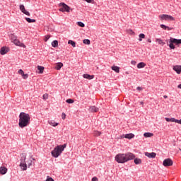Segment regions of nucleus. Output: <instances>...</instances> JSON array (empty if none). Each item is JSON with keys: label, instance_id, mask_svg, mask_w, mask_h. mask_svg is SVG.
I'll return each instance as SVG.
<instances>
[{"label": "nucleus", "instance_id": "f257e3e1", "mask_svg": "<svg viewBox=\"0 0 181 181\" xmlns=\"http://www.w3.org/2000/svg\"><path fill=\"white\" fill-rule=\"evenodd\" d=\"M115 159L117 163H125L129 160L135 159V155L131 152L126 153H118L115 156Z\"/></svg>", "mask_w": 181, "mask_h": 181}, {"label": "nucleus", "instance_id": "f03ea898", "mask_svg": "<svg viewBox=\"0 0 181 181\" xmlns=\"http://www.w3.org/2000/svg\"><path fill=\"white\" fill-rule=\"evenodd\" d=\"M30 124V115L28 113L23 112H21L19 115V122L18 127L20 128H25Z\"/></svg>", "mask_w": 181, "mask_h": 181}, {"label": "nucleus", "instance_id": "7ed1b4c3", "mask_svg": "<svg viewBox=\"0 0 181 181\" xmlns=\"http://www.w3.org/2000/svg\"><path fill=\"white\" fill-rule=\"evenodd\" d=\"M66 146H67L66 144L57 146L51 152L53 158H59V156H60V155H62V153H63V151H64Z\"/></svg>", "mask_w": 181, "mask_h": 181}, {"label": "nucleus", "instance_id": "20e7f679", "mask_svg": "<svg viewBox=\"0 0 181 181\" xmlns=\"http://www.w3.org/2000/svg\"><path fill=\"white\" fill-rule=\"evenodd\" d=\"M169 43H170L169 44L170 49H175V45H176L177 46L179 45H181V39L170 37Z\"/></svg>", "mask_w": 181, "mask_h": 181}, {"label": "nucleus", "instance_id": "39448f33", "mask_svg": "<svg viewBox=\"0 0 181 181\" xmlns=\"http://www.w3.org/2000/svg\"><path fill=\"white\" fill-rule=\"evenodd\" d=\"M20 167L23 170H26V169H28V165L26 164V153L21 154Z\"/></svg>", "mask_w": 181, "mask_h": 181}, {"label": "nucleus", "instance_id": "423d86ee", "mask_svg": "<svg viewBox=\"0 0 181 181\" xmlns=\"http://www.w3.org/2000/svg\"><path fill=\"white\" fill-rule=\"evenodd\" d=\"M11 40L16 46H21V47H22V46H25L23 43H21V41L18 40V37H16L15 35H11Z\"/></svg>", "mask_w": 181, "mask_h": 181}, {"label": "nucleus", "instance_id": "0eeeda50", "mask_svg": "<svg viewBox=\"0 0 181 181\" xmlns=\"http://www.w3.org/2000/svg\"><path fill=\"white\" fill-rule=\"evenodd\" d=\"M59 6H62L59 8L60 12H70V6L64 3H60Z\"/></svg>", "mask_w": 181, "mask_h": 181}, {"label": "nucleus", "instance_id": "6e6552de", "mask_svg": "<svg viewBox=\"0 0 181 181\" xmlns=\"http://www.w3.org/2000/svg\"><path fill=\"white\" fill-rule=\"evenodd\" d=\"M159 18L160 21H175V18L168 14L160 15Z\"/></svg>", "mask_w": 181, "mask_h": 181}, {"label": "nucleus", "instance_id": "1a4fd4ad", "mask_svg": "<svg viewBox=\"0 0 181 181\" xmlns=\"http://www.w3.org/2000/svg\"><path fill=\"white\" fill-rule=\"evenodd\" d=\"M163 166H165V168H168L169 166H173V160H172V159L170 158H166L163 160Z\"/></svg>", "mask_w": 181, "mask_h": 181}, {"label": "nucleus", "instance_id": "9d476101", "mask_svg": "<svg viewBox=\"0 0 181 181\" xmlns=\"http://www.w3.org/2000/svg\"><path fill=\"white\" fill-rule=\"evenodd\" d=\"M20 11L24 13V15H27V16H30V13L29 11H26L25 8V6L23 4L20 5Z\"/></svg>", "mask_w": 181, "mask_h": 181}, {"label": "nucleus", "instance_id": "9b49d317", "mask_svg": "<svg viewBox=\"0 0 181 181\" xmlns=\"http://www.w3.org/2000/svg\"><path fill=\"white\" fill-rule=\"evenodd\" d=\"M9 52V48L7 47H2L0 49V54L4 56V54H6Z\"/></svg>", "mask_w": 181, "mask_h": 181}, {"label": "nucleus", "instance_id": "f8f14e48", "mask_svg": "<svg viewBox=\"0 0 181 181\" xmlns=\"http://www.w3.org/2000/svg\"><path fill=\"white\" fill-rule=\"evenodd\" d=\"M145 156H147V158H156V153L155 152H152V153H149V152H146L145 153Z\"/></svg>", "mask_w": 181, "mask_h": 181}, {"label": "nucleus", "instance_id": "ddd939ff", "mask_svg": "<svg viewBox=\"0 0 181 181\" xmlns=\"http://www.w3.org/2000/svg\"><path fill=\"white\" fill-rule=\"evenodd\" d=\"M6 172H8V168L4 166L0 167V174L1 175H6Z\"/></svg>", "mask_w": 181, "mask_h": 181}, {"label": "nucleus", "instance_id": "4468645a", "mask_svg": "<svg viewBox=\"0 0 181 181\" xmlns=\"http://www.w3.org/2000/svg\"><path fill=\"white\" fill-rule=\"evenodd\" d=\"M173 70L176 71L177 74H180L181 73V66L176 65L173 66Z\"/></svg>", "mask_w": 181, "mask_h": 181}, {"label": "nucleus", "instance_id": "2eb2a0df", "mask_svg": "<svg viewBox=\"0 0 181 181\" xmlns=\"http://www.w3.org/2000/svg\"><path fill=\"white\" fill-rule=\"evenodd\" d=\"M83 78H87L88 80H93L94 78V75H90L88 74H84L83 75Z\"/></svg>", "mask_w": 181, "mask_h": 181}, {"label": "nucleus", "instance_id": "dca6fc26", "mask_svg": "<svg viewBox=\"0 0 181 181\" xmlns=\"http://www.w3.org/2000/svg\"><path fill=\"white\" fill-rule=\"evenodd\" d=\"M160 27L161 28V29H163V30H172V29H173V28H170L165 24H161Z\"/></svg>", "mask_w": 181, "mask_h": 181}, {"label": "nucleus", "instance_id": "f3484780", "mask_svg": "<svg viewBox=\"0 0 181 181\" xmlns=\"http://www.w3.org/2000/svg\"><path fill=\"white\" fill-rule=\"evenodd\" d=\"M99 110L100 109L95 106H91L90 107V112H98Z\"/></svg>", "mask_w": 181, "mask_h": 181}, {"label": "nucleus", "instance_id": "a211bd4d", "mask_svg": "<svg viewBox=\"0 0 181 181\" xmlns=\"http://www.w3.org/2000/svg\"><path fill=\"white\" fill-rule=\"evenodd\" d=\"M134 136L135 135L134 134L130 133L125 134L124 138H126L127 139H132V138H134Z\"/></svg>", "mask_w": 181, "mask_h": 181}, {"label": "nucleus", "instance_id": "6ab92c4d", "mask_svg": "<svg viewBox=\"0 0 181 181\" xmlns=\"http://www.w3.org/2000/svg\"><path fill=\"white\" fill-rule=\"evenodd\" d=\"M134 163L135 165H141L142 163V160L141 158H138L134 157Z\"/></svg>", "mask_w": 181, "mask_h": 181}, {"label": "nucleus", "instance_id": "aec40b11", "mask_svg": "<svg viewBox=\"0 0 181 181\" xmlns=\"http://www.w3.org/2000/svg\"><path fill=\"white\" fill-rule=\"evenodd\" d=\"M145 66H146V64H145L144 62H139L137 64V69H144V67H145Z\"/></svg>", "mask_w": 181, "mask_h": 181}, {"label": "nucleus", "instance_id": "412c9836", "mask_svg": "<svg viewBox=\"0 0 181 181\" xmlns=\"http://www.w3.org/2000/svg\"><path fill=\"white\" fill-rule=\"evenodd\" d=\"M156 42H157V43H158V45H161L162 46H164V45H166V43L164 42L160 38H157L156 40Z\"/></svg>", "mask_w": 181, "mask_h": 181}, {"label": "nucleus", "instance_id": "4be33fe9", "mask_svg": "<svg viewBox=\"0 0 181 181\" xmlns=\"http://www.w3.org/2000/svg\"><path fill=\"white\" fill-rule=\"evenodd\" d=\"M112 70H113V71H115V73H119V67L117 66H113L111 67Z\"/></svg>", "mask_w": 181, "mask_h": 181}, {"label": "nucleus", "instance_id": "5701e85b", "mask_svg": "<svg viewBox=\"0 0 181 181\" xmlns=\"http://www.w3.org/2000/svg\"><path fill=\"white\" fill-rule=\"evenodd\" d=\"M62 66H63V63H62V62L57 63L55 66L56 70H60V69H62Z\"/></svg>", "mask_w": 181, "mask_h": 181}, {"label": "nucleus", "instance_id": "b1692460", "mask_svg": "<svg viewBox=\"0 0 181 181\" xmlns=\"http://www.w3.org/2000/svg\"><path fill=\"white\" fill-rule=\"evenodd\" d=\"M144 136H145V138H151V136H153V134L146 132L144 134Z\"/></svg>", "mask_w": 181, "mask_h": 181}, {"label": "nucleus", "instance_id": "393cba45", "mask_svg": "<svg viewBox=\"0 0 181 181\" xmlns=\"http://www.w3.org/2000/svg\"><path fill=\"white\" fill-rule=\"evenodd\" d=\"M25 21H27L28 23H34L35 22H36V20L32 19L30 18H25Z\"/></svg>", "mask_w": 181, "mask_h": 181}, {"label": "nucleus", "instance_id": "a878e982", "mask_svg": "<svg viewBox=\"0 0 181 181\" xmlns=\"http://www.w3.org/2000/svg\"><path fill=\"white\" fill-rule=\"evenodd\" d=\"M52 47H57V46H59V41H57V40H54V41L52 42Z\"/></svg>", "mask_w": 181, "mask_h": 181}, {"label": "nucleus", "instance_id": "bb28decb", "mask_svg": "<svg viewBox=\"0 0 181 181\" xmlns=\"http://www.w3.org/2000/svg\"><path fill=\"white\" fill-rule=\"evenodd\" d=\"M48 122L52 127H57L59 125V123H56L54 121H49Z\"/></svg>", "mask_w": 181, "mask_h": 181}, {"label": "nucleus", "instance_id": "cd10ccee", "mask_svg": "<svg viewBox=\"0 0 181 181\" xmlns=\"http://www.w3.org/2000/svg\"><path fill=\"white\" fill-rule=\"evenodd\" d=\"M139 42H142V39H145V34L144 33L139 34Z\"/></svg>", "mask_w": 181, "mask_h": 181}, {"label": "nucleus", "instance_id": "c85d7f7f", "mask_svg": "<svg viewBox=\"0 0 181 181\" xmlns=\"http://www.w3.org/2000/svg\"><path fill=\"white\" fill-rule=\"evenodd\" d=\"M37 70H39L40 74H42V73H43V70H45V67L42 66H37Z\"/></svg>", "mask_w": 181, "mask_h": 181}, {"label": "nucleus", "instance_id": "c756f323", "mask_svg": "<svg viewBox=\"0 0 181 181\" xmlns=\"http://www.w3.org/2000/svg\"><path fill=\"white\" fill-rule=\"evenodd\" d=\"M69 45H71L73 47H76V42L73 40H69L68 41Z\"/></svg>", "mask_w": 181, "mask_h": 181}, {"label": "nucleus", "instance_id": "7c9ffc66", "mask_svg": "<svg viewBox=\"0 0 181 181\" xmlns=\"http://www.w3.org/2000/svg\"><path fill=\"white\" fill-rule=\"evenodd\" d=\"M165 121H167V122H175V118L165 117Z\"/></svg>", "mask_w": 181, "mask_h": 181}, {"label": "nucleus", "instance_id": "2f4dec72", "mask_svg": "<svg viewBox=\"0 0 181 181\" xmlns=\"http://www.w3.org/2000/svg\"><path fill=\"white\" fill-rule=\"evenodd\" d=\"M83 43L84 45H90V40H88V39H85V40H83Z\"/></svg>", "mask_w": 181, "mask_h": 181}, {"label": "nucleus", "instance_id": "473e14b6", "mask_svg": "<svg viewBox=\"0 0 181 181\" xmlns=\"http://www.w3.org/2000/svg\"><path fill=\"white\" fill-rule=\"evenodd\" d=\"M93 135H94L95 136H100L101 135V132H98V131H95V132H93Z\"/></svg>", "mask_w": 181, "mask_h": 181}, {"label": "nucleus", "instance_id": "72a5a7b5", "mask_svg": "<svg viewBox=\"0 0 181 181\" xmlns=\"http://www.w3.org/2000/svg\"><path fill=\"white\" fill-rule=\"evenodd\" d=\"M77 25H79L81 28H84V26H86V25L81 21L78 22Z\"/></svg>", "mask_w": 181, "mask_h": 181}, {"label": "nucleus", "instance_id": "f704fd0d", "mask_svg": "<svg viewBox=\"0 0 181 181\" xmlns=\"http://www.w3.org/2000/svg\"><path fill=\"white\" fill-rule=\"evenodd\" d=\"M66 103H67L68 104H73V103H74V100L73 99H67L66 100Z\"/></svg>", "mask_w": 181, "mask_h": 181}, {"label": "nucleus", "instance_id": "c9c22d12", "mask_svg": "<svg viewBox=\"0 0 181 181\" xmlns=\"http://www.w3.org/2000/svg\"><path fill=\"white\" fill-rule=\"evenodd\" d=\"M43 100H47L49 98V95L47 93H45L42 96Z\"/></svg>", "mask_w": 181, "mask_h": 181}, {"label": "nucleus", "instance_id": "e433bc0d", "mask_svg": "<svg viewBox=\"0 0 181 181\" xmlns=\"http://www.w3.org/2000/svg\"><path fill=\"white\" fill-rule=\"evenodd\" d=\"M22 77H23V78H24V80H25L26 78H28V77H29V75H28V74H23V75H22Z\"/></svg>", "mask_w": 181, "mask_h": 181}, {"label": "nucleus", "instance_id": "4c0bfd02", "mask_svg": "<svg viewBox=\"0 0 181 181\" xmlns=\"http://www.w3.org/2000/svg\"><path fill=\"white\" fill-rule=\"evenodd\" d=\"M174 122H175L177 124H181V119L180 120L177 119H175Z\"/></svg>", "mask_w": 181, "mask_h": 181}, {"label": "nucleus", "instance_id": "58836bf2", "mask_svg": "<svg viewBox=\"0 0 181 181\" xmlns=\"http://www.w3.org/2000/svg\"><path fill=\"white\" fill-rule=\"evenodd\" d=\"M27 163L28 168H30L32 166V160H28Z\"/></svg>", "mask_w": 181, "mask_h": 181}, {"label": "nucleus", "instance_id": "ea45409f", "mask_svg": "<svg viewBox=\"0 0 181 181\" xmlns=\"http://www.w3.org/2000/svg\"><path fill=\"white\" fill-rule=\"evenodd\" d=\"M18 74H21V76H23V74H24L25 72H23V70L20 69V70H18Z\"/></svg>", "mask_w": 181, "mask_h": 181}, {"label": "nucleus", "instance_id": "a19ab883", "mask_svg": "<svg viewBox=\"0 0 181 181\" xmlns=\"http://www.w3.org/2000/svg\"><path fill=\"white\" fill-rule=\"evenodd\" d=\"M45 181H54V180H53V178H52L50 177H47V178Z\"/></svg>", "mask_w": 181, "mask_h": 181}, {"label": "nucleus", "instance_id": "79ce46f5", "mask_svg": "<svg viewBox=\"0 0 181 181\" xmlns=\"http://www.w3.org/2000/svg\"><path fill=\"white\" fill-rule=\"evenodd\" d=\"M136 90H137L138 91H142L143 88H142V87L138 86V87L136 88Z\"/></svg>", "mask_w": 181, "mask_h": 181}, {"label": "nucleus", "instance_id": "37998d69", "mask_svg": "<svg viewBox=\"0 0 181 181\" xmlns=\"http://www.w3.org/2000/svg\"><path fill=\"white\" fill-rule=\"evenodd\" d=\"M62 119H66V114L65 113H62Z\"/></svg>", "mask_w": 181, "mask_h": 181}, {"label": "nucleus", "instance_id": "c03bdc74", "mask_svg": "<svg viewBox=\"0 0 181 181\" xmlns=\"http://www.w3.org/2000/svg\"><path fill=\"white\" fill-rule=\"evenodd\" d=\"M48 39H50V35L45 36V42H47Z\"/></svg>", "mask_w": 181, "mask_h": 181}, {"label": "nucleus", "instance_id": "a18cd8bd", "mask_svg": "<svg viewBox=\"0 0 181 181\" xmlns=\"http://www.w3.org/2000/svg\"><path fill=\"white\" fill-rule=\"evenodd\" d=\"M92 181H98V178H97V177H93Z\"/></svg>", "mask_w": 181, "mask_h": 181}, {"label": "nucleus", "instance_id": "49530a36", "mask_svg": "<svg viewBox=\"0 0 181 181\" xmlns=\"http://www.w3.org/2000/svg\"><path fill=\"white\" fill-rule=\"evenodd\" d=\"M131 64H132L133 66H135V64H136V62H135V61H132V62H131Z\"/></svg>", "mask_w": 181, "mask_h": 181}, {"label": "nucleus", "instance_id": "de8ad7c7", "mask_svg": "<svg viewBox=\"0 0 181 181\" xmlns=\"http://www.w3.org/2000/svg\"><path fill=\"white\" fill-rule=\"evenodd\" d=\"M86 1L88 4H91V2H93V0H86Z\"/></svg>", "mask_w": 181, "mask_h": 181}, {"label": "nucleus", "instance_id": "09e8293b", "mask_svg": "<svg viewBox=\"0 0 181 181\" xmlns=\"http://www.w3.org/2000/svg\"><path fill=\"white\" fill-rule=\"evenodd\" d=\"M147 42H148V43H152V40L151 39H148Z\"/></svg>", "mask_w": 181, "mask_h": 181}, {"label": "nucleus", "instance_id": "8fccbe9b", "mask_svg": "<svg viewBox=\"0 0 181 181\" xmlns=\"http://www.w3.org/2000/svg\"><path fill=\"white\" fill-rule=\"evenodd\" d=\"M178 88H180V90H181V84H180V85H178Z\"/></svg>", "mask_w": 181, "mask_h": 181}, {"label": "nucleus", "instance_id": "3c124183", "mask_svg": "<svg viewBox=\"0 0 181 181\" xmlns=\"http://www.w3.org/2000/svg\"><path fill=\"white\" fill-rule=\"evenodd\" d=\"M163 98H168V95H164Z\"/></svg>", "mask_w": 181, "mask_h": 181}, {"label": "nucleus", "instance_id": "603ef678", "mask_svg": "<svg viewBox=\"0 0 181 181\" xmlns=\"http://www.w3.org/2000/svg\"><path fill=\"white\" fill-rule=\"evenodd\" d=\"M140 104L143 105V104H144V102H141Z\"/></svg>", "mask_w": 181, "mask_h": 181}, {"label": "nucleus", "instance_id": "864d4df0", "mask_svg": "<svg viewBox=\"0 0 181 181\" xmlns=\"http://www.w3.org/2000/svg\"><path fill=\"white\" fill-rule=\"evenodd\" d=\"M32 160H35V158H32Z\"/></svg>", "mask_w": 181, "mask_h": 181}]
</instances>
